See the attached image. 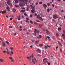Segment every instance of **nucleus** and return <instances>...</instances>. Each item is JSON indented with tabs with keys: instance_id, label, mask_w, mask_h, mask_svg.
Here are the masks:
<instances>
[{
	"instance_id": "a19ab883",
	"label": "nucleus",
	"mask_w": 65,
	"mask_h": 65,
	"mask_svg": "<svg viewBox=\"0 0 65 65\" xmlns=\"http://www.w3.org/2000/svg\"><path fill=\"white\" fill-rule=\"evenodd\" d=\"M31 11L32 13H34V10H31Z\"/></svg>"
},
{
	"instance_id": "4468645a",
	"label": "nucleus",
	"mask_w": 65,
	"mask_h": 65,
	"mask_svg": "<svg viewBox=\"0 0 65 65\" xmlns=\"http://www.w3.org/2000/svg\"><path fill=\"white\" fill-rule=\"evenodd\" d=\"M43 6H44V7L45 8H46V7H47V6L45 4H43Z\"/></svg>"
},
{
	"instance_id": "b1692460",
	"label": "nucleus",
	"mask_w": 65,
	"mask_h": 65,
	"mask_svg": "<svg viewBox=\"0 0 65 65\" xmlns=\"http://www.w3.org/2000/svg\"><path fill=\"white\" fill-rule=\"evenodd\" d=\"M58 31H60V30H61V28H58Z\"/></svg>"
},
{
	"instance_id": "de8ad7c7",
	"label": "nucleus",
	"mask_w": 65,
	"mask_h": 65,
	"mask_svg": "<svg viewBox=\"0 0 65 65\" xmlns=\"http://www.w3.org/2000/svg\"><path fill=\"white\" fill-rule=\"evenodd\" d=\"M63 32L64 34H65V30H63Z\"/></svg>"
},
{
	"instance_id": "ea45409f",
	"label": "nucleus",
	"mask_w": 65,
	"mask_h": 65,
	"mask_svg": "<svg viewBox=\"0 0 65 65\" xmlns=\"http://www.w3.org/2000/svg\"><path fill=\"white\" fill-rule=\"evenodd\" d=\"M15 6L16 7H19V6H18L17 5H15Z\"/></svg>"
},
{
	"instance_id": "f257e3e1",
	"label": "nucleus",
	"mask_w": 65,
	"mask_h": 65,
	"mask_svg": "<svg viewBox=\"0 0 65 65\" xmlns=\"http://www.w3.org/2000/svg\"><path fill=\"white\" fill-rule=\"evenodd\" d=\"M10 0H8L7 2V3L9 5H10V6H12V4L11 3Z\"/></svg>"
},
{
	"instance_id": "5701e85b",
	"label": "nucleus",
	"mask_w": 65,
	"mask_h": 65,
	"mask_svg": "<svg viewBox=\"0 0 65 65\" xmlns=\"http://www.w3.org/2000/svg\"><path fill=\"white\" fill-rule=\"evenodd\" d=\"M43 45L42 44H39V46H43Z\"/></svg>"
},
{
	"instance_id": "338daca9",
	"label": "nucleus",
	"mask_w": 65,
	"mask_h": 65,
	"mask_svg": "<svg viewBox=\"0 0 65 65\" xmlns=\"http://www.w3.org/2000/svg\"><path fill=\"white\" fill-rule=\"evenodd\" d=\"M10 49H13V47H10Z\"/></svg>"
},
{
	"instance_id": "6ab92c4d",
	"label": "nucleus",
	"mask_w": 65,
	"mask_h": 65,
	"mask_svg": "<svg viewBox=\"0 0 65 65\" xmlns=\"http://www.w3.org/2000/svg\"><path fill=\"white\" fill-rule=\"evenodd\" d=\"M0 61L1 62H3L4 61V60L2 59H0Z\"/></svg>"
},
{
	"instance_id": "c85d7f7f",
	"label": "nucleus",
	"mask_w": 65,
	"mask_h": 65,
	"mask_svg": "<svg viewBox=\"0 0 65 65\" xmlns=\"http://www.w3.org/2000/svg\"><path fill=\"white\" fill-rule=\"evenodd\" d=\"M56 35L57 36H59V34L57 33H56Z\"/></svg>"
},
{
	"instance_id": "58836bf2",
	"label": "nucleus",
	"mask_w": 65,
	"mask_h": 65,
	"mask_svg": "<svg viewBox=\"0 0 65 65\" xmlns=\"http://www.w3.org/2000/svg\"><path fill=\"white\" fill-rule=\"evenodd\" d=\"M30 18H32L33 17V15L32 14H31L30 16Z\"/></svg>"
},
{
	"instance_id": "412c9836",
	"label": "nucleus",
	"mask_w": 65,
	"mask_h": 65,
	"mask_svg": "<svg viewBox=\"0 0 65 65\" xmlns=\"http://www.w3.org/2000/svg\"><path fill=\"white\" fill-rule=\"evenodd\" d=\"M24 1L25 2V4L26 5H27V2H28V0H24Z\"/></svg>"
},
{
	"instance_id": "9d476101",
	"label": "nucleus",
	"mask_w": 65,
	"mask_h": 65,
	"mask_svg": "<svg viewBox=\"0 0 65 65\" xmlns=\"http://www.w3.org/2000/svg\"><path fill=\"white\" fill-rule=\"evenodd\" d=\"M23 4H25V2H24V4L23 3V2H21V4H19V5L21 7H22V6H23Z\"/></svg>"
},
{
	"instance_id": "8fccbe9b",
	"label": "nucleus",
	"mask_w": 65,
	"mask_h": 65,
	"mask_svg": "<svg viewBox=\"0 0 65 65\" xmlns=\"http://www.w3.org/2000/svg\"><path fill=\"white\" fill-rule=\"evenodd\" d=\"M23 30H24V31H26V30H27V29L26 28H24L23 29Z\"/></svg>"
},
{
	"instance_id": "69168bd1",
	"label": "nucleus",
	"mask_w": 65,
	"mask_h": 65,
	"mask_svg": "<svg viewBox=\"0 0 65 65\" xmlns=\"http://www.w3.org/2000/svg\"><path fill=\"white\" fill-rule=\"evenodd\" d=\"M62 36H65V35H64V34H62Z\"/></svg>"
},
{
	"instance_id": "c03bdc74",
	"label": "nucleus",
	"mask_w": 65,
	"mask_h": 65,
	"mask_svg": "<svg viewBox=\"0 0 65 65\" xmlns=\"http://www.w3.org/2000/svg\"><path fill=\"white\" fill-rule=\"evenodd\" d=\"M9 59H10V60H11V59H12V57H10L9 58Z\"/></svg>"
},
{
	"instance_id": "c9c22d12",
	"label": "nucleus",
	"mask_w": 65,
	"mask_h": 65,
	"mask_svg": "<svg viewBox=\"0 0 65 65\" xmlns=\"http://www.w3.org/2000/svg\"><path fill=\"white\" fill-rule=\"evenodd\" d=\"M46 49L47 48V47L46 46H45L44 47Z\"/></svg>"
},
{
	"instance_id": "9b49d317",
	"label": "nucleus",
	"mask_w": 65,
	"mask_h": 65,
	"mask_svg": "<svg viewBox=\"0 0 65 65\" xmlns=\"http://www.w3.org/2000/svg\"><path fill=\"white\" fill-rule=\"evenodd\" d=\"M13 52L12 51H11L10 54V56H12V55H13Z\"/></svg>"
},
{
	"instance_id": "0eeeda50",
	"label": "nucleus",
	"mask_w": 65,
	"mask_h": 65,
	"mask_svg": "<svg viewBox=\"0 0 65 65\" xmlns=\"http://www.w3.org/2000/svg\"><path fill=\"white\" fill-rule=\"evenodd\" d=\"M36 32H37V30L36 29H35L34 33H32V34H34V35H36Z\"/></svg>"
},
{
	"instance_id": "c756f323",
	"label": "nucleus",
	"mask_w": 65,
	"mask_h": 65,
	"mask_svg": "<svg viewBox=\"0 0 65 65\" xmlns=\"http://www.w3.org/2000/svg\"><path fill=\"white\" fill-rule=\"evenodd\" d=\"M43 3L42 2H39V4H42Z\"/></svg>"
},
{
	"instance_id": "ddd939ff",
	"label": "nucleus",
	"mask_w": 65,
	"mask_h": 65,
	"mask_svg": "<svg viewBox=\"0 0 65 65\" xmlns=\"http://www.w3.org/2000/svg\"><path fill=\"white\" fill-rule=\"evenodd\" d=\"M46 33L47 34H50V32L48 30H46Z\"/></svg>"
},
{
	"instance_id": "864d4df0",
	"label": "nucleus",
	"mask_w": 65,
	"mask_h": 65,
	"mask_svg": "<svg viewBox=\"0 0 65 65\" xmlns=\"http://www.w3.org/2000/svg\"><path fill=\"white\" fill-rule=\"evenodd\" d=\"M38 3H37V2H36V3H35V4L36 5H37V4H38Z\"/></svg>"
},
{
	"instance_id": "7ed1b4c3",
	"label": "nucleus",
	"mask_w": 65,
	"mask_h": 65,
	"mask_svg": "<svg viewBox=\"0 0 65 65\" xmlns=\"http://www.w3.org/2000/svg\"><path fill=\"white\" fill-rule=\"evenodd\" d=\"M32 61L33 63V64H35L36 63L35 62H37V61L36 60V59L35 58H34V59H32Z\"/></svg>"
},
{
	"instance_id": "5fc2aeb1",
	"label": "nucleus",
	"mask_w": 65,
	"mask_h": 65,
	"mask_svg": "<svg viewBox=\"0 0 65 65\" xmlns=\"http://www.w3.org/2000/svg\"><path fill=\"white\" fill-rule=\"evenodd\" d=\"M31 57H32L33 58L34 55H33V54H31Z\"/></svg>"
},
{
	"instance_id": "bf43d9fd",
	"label": "nucleus",
	"mask_w": 65,
	"mask_h": 65,
	"mask_svg": "<svg viewBox=\"0 0 65 65\" xmlns=\"http://www.w3.org/2000/svg\"><path fill=\"white\" fill-rule=\"evenodd\" d=\"M22 29L21 28L19 30L20 31H22Z\"/></svg>"
},
{
	"instance_id": "09e8293b",
	"label": "nucleus",
	"mask_w": 65,
	"mask_h": 65,
	"mask_svg": "<svg viewBox=\"0 0 65 65\" xmlns=\"http://www.w3.org/2000/svg\"><path fill=\"white\" fill-rule=\"evenodd\" d=\"M26 20H29V19L28 18H26Z\"/></svg>"
},
{
	"instance_id": "3c124183",
	"label": "nucleus",
	"mask_w": 65,
	"mask_h": 65,
	"mask_svg": "<svg viewBox=\"0 0 65 65\" xmlns=\"http://www.w3.org/2000/svg\"><path fill=\"white\" fill-rule=\"evenodd\" d=\"M50 5V4H49V3H47V5L48 6H49Z\"/></svg>"
},
{
	"instance_id": "20e7f679",
	"label": "nucleus",
	"mask_w": 65,
	"mask_h": 65,
	"mask_svg": "<svg viewBox=\"0 0 65 65\" xmlns=\"http://www.w3.org/2000/svg\"><path fill=\"white\" fill-rule=\"evenodd\" d=\"M47 58H44L43 60V62H45V63H47V64H48V61H47Z\"/></svg>"
},
{
	"instance_id": "4be33fe9",
	"label": "nucleus",
	"mask_w": 65,
	"mask_h": 65,
	"mask_svg": "<svg viewBox=\"0 0 65 65\" xmlns=\"http://www.w3.org/2000/svg\"><path fill=\"white\" fill-rule=\"evenodd\" d=\"M39 40H38V41H36V42H35V43L36 44H37L38 43H39Z\"/></svg>"
},
{
	"instance_id": "f8f14e48",
	"label": "nucleus",
	"mask_w": 65,
	"mask_h": 65,
	"mask_svg": "<svg viewBox=\"0 0 65 65\" xmlns=\"http://www.w3.org/2000/svg\"><path fill=\"white\" fill-rule=\"evenodd\" d=\"M3 46V47H5V45H6V44L4 42H3L2 43Z\"/></svg>"
},
{
	"instance_id": "79ce46f5",
	"label": "nucleus",
	"mask_w": 65,
	"mask_h": 65,
	"mask_svg": "<svg viewBox=\"0 0 65 65\" xmlns=\"http://www.w3.org/2000/svg\"><path fill=\"white\" fill-rule=\"evenodd\" d=\"M47 47H49V48H50V47H51V46L48 45H47Z\"/></svg>"
},
{
	"instance_id": "603ef678",
	"label": "nucleus",
	"mask_w": 65,
	"mask_h": 65,
	"mask_svg": "<svg viewBox=\"0 0 65 65\" xmlns=\"http://www.w3.org/2000/svg\"><path fill=\"white\" fill-rule=\"evenodd\" d=\"M3 53H6V51H5L4 50L3 51Z\"/></svg>"
},
{
	"instance_id": "49530a36",
	"label": "nucleus",
	"mask_w": 65,
	"mask_h": 65,
	"mask_svg": "<svg viewBox=\"0 0 65 65\" xmlns=\"http://www.w3.org/2000/svg\"><path fill=\"white\" fill-rule=\"evenodd\" d=\"M6 42L7 44H9V42H8V41H6Z\"/></svg>"
},
{
	"instance_id": "6e6552de",
	"label": "nucleus",
	"mask_w": 65,
	"mask_h": 65,
	"mask_svg": "<svg viewBox=\"0 0 65 65\" xmlns=\"http://www.w3.org/2000/svg\"><path fill=\"white\" fill-rule=\"evenodd\" d=\"M19 2H23V3L25 4V2H24V0H18Z\"/></svg>"
},
{
	"instance_id": "aec40b11",
	"label": "nucleus",
	"mask_w": 65,
	"mask_h": 65,
	"mask_svg": "<svg viewBox=\"0 0 65 65\" xmlns=\"http://www.w3.org/2000/svg\"><path fill=\"white\" fill-rule=\"evenodd\" d=\"M12 11L13 12H15L16 11V10L15 8H13Z\"/></svg>"
},
{
	"instance_id": "4d7b16f0",
	"label": "nucleus",
	"mask_w": 65,
	"mask_h": 65,
	"mask_svg": "<svg viewBox=\"0 0 65 65\" xmlns=\"http://www.w3.org/2000/svg\"><path fill=\"white\" fill-rule=\"evenodd\" d=\"M10 20H12V19H13L12 18H10Z\"/></svg>"
},
{
	"instance_id": "423d86ee",
	"label": "nucleus",
	"mask_w": 65,
	"mask_h": 65,
	"mask_svg": "<svg viewBox=\"0 0 65 65\" xmlns=\"http://www.w3.org/2000/svg\"><path fill=\"white\" fill-rule=\"evenodd\" d=\"M7 51H6V53L7 54V55H10V52L8 50V49H7Z\"/></svg>"
},
{
	"instance_id": "7c9ffc66",
	"label": "nucleus",
	"mask_w": 65,
	"mask_h": 65,
	"mask_svg": "<svg viewBox=\"0 0 65 65\" xmlns=\"http://www.w3.org/2000/svg\"><path fill=\"white\" fill-rule=\"evenodd\" d=\"M39 26H40V28H41V27H42V25L40 24H39Z\"/></svg>"
},
{
	"instance_id": "a18cd8bd",
	"label": "nucleus",
	"mask_w": 65,
	"mask_h": 65,
	"mask_svg": "<svg viewBox=\"0 0 65 65\" xmlns=\"http://www.w3.org/2000/svg\"><path fill=\"white\" fill-rule=\"evenodd\" d=\"M58 43L59 44H60V45H61V43L59 42V41L58 42Z\"/></svg>"
},
{
	"instance_id": "0e129e2a",
	"label": "nucleus",
	"mask_w": 65,
	"mask_h": 65,
	"mask_svg": "<svg viewBox=\"0 0 65 65\" xmlns=\"http://www.w3.org/2000/svg\"><path fill=\"white\" fill-rule=\"evenodd\" d=\"M35 16H36V15H37V14H36V13H35Z\"/></svg>"
},
{
	"instance_id": "1a4fd4ad",
	"label": "nucleus",
	"mask_w": 65,
	"mask_h": 65,
	"mask_svg": "<svg viewBox=\"0 0 65 65\" xmlns=\"http://www.w3.org/2000/svg\"><path fill=\"white\" fill-rule=\"evenodd\" d=\"M6 9L9 11H10V8H9V6H7V7Z\"/></svg>"
},
{
	"instance_id": "72a5a7b5",
	"label": "nucleus",
	"mask_w": 65,
	"mask_h": 65,
	"mask_svg": "<svg viewBox=\"0 0 65 65\" xmlns=\"http://www.w3.org/2000/svg\"><path fill=\"white\" fill-rule=\"evenodd\" d=\"M47 11L48 12H49L50 11V9H47Z\"/></svg>"
},
{
	"instance_id": "473e14b6",
	"label": "nucleus",
	"mask_w": 65,
	"mask_h": 65,
	"mask_svg": "<svg viewBox=\"0 0 65 65\" xmlns=\"http://www.w3.org/2000/svg\"><path fill=\"white\" fill-rule=\"evenodd\" d=\"M12 26H9V28H12Z\"/></svg>"
},
{
	"instance_id": "2eb2a0df",
	"label": "nucleus",
	"mask_w": 65,
	"mask_h": 65,
	"mask_svg": "<svg viewBox=\"0 0 65 65\" xmlns=\"http://www.w3.org/2000/svg\"><path fill=\"white\" fill-rule=\"evenodd\" d=\"M40 18H41V17L39 15H38L37 17V18H38V19H40Z\"/></svg>"
},
{
	"instance_id": "e433bc0d",
	"label": "nucleus",
	"mask_w": 65,
	"mask_h": 65,
	"mask_svg": "<svg viewBox=\"0 0 65 65\" xmlns=\"http://www.w3.org/2000/svg\"><path fill=\"white\" fill-rule=\"evenodd\" d=\"M30 23H31V24H33V22L31 20L30 21Z\"/></svg>"
},
{
	"instance_id": "f704fd0d",
	"label": "nucleus",
	"mask_w": 65,
	"mask_h": 65,
	"mask_svg": "<svg viewBox=\"0 0 65 65\" xmlns=\"http://www.w3.org/2000/svg\"><path fill=\"white\" fill-rule=\"evenodd\" d=\"M24 15H25V16H27V14L26 13H24Z\"/></svg>"
},
{
	"instance_id": "052dcab7",
	"label": "nucleus",
	"mask_w": 65,
	"mask_h": 65,
	"mask_svg": "<svg viewBox=\"0 0 65 65\" xmlns=\"http://www.w3.org/2000/svg\"><path fill=\"white\" fill-rule=\"evenodd\" d=\"M36 21L37 22H38V23H39L40 22V21H39L37 20Z\"/></svg>"
},
{
	"instance_id": "680f3d73",
	"label": "nucleus",
	"mask_w": 65,
	"mask_h": 65,
	"mask_svg": "<svg viewBox=\"0 0 65 65\" xmlns=\"http://www.w3.org/2000/svg\"><path fill=\"white\" fill-rule=\"evenodd\" d=\"M47 37L48 38V39H50V37L49 36H47Z\"/></svg>"
},
{
	"instance_id": "dca6fc26",
	"label": "nucleus",
	"mask_w": 65,
	"mask_h": 65,
	"mask_svg": "<svg viewBox=\"0 0 65 65\" xmlns=\"http://www.w3.org/2000/svg\"><path fill=\"white\" fill-rule=\"evenodd\" d=\"M36 51L37 52H39V53H40V52H41L40 50L39 49H37L36 50Z\"/></svg>"
},
{
	"instance_id": "2f4dec72",
	"label": "nucleus",
	"mask_w": 65,
	"mask_h": 65,
	"mask_svg": "<svg viewBox=\"0 0 65 65\" xmlns=\"http://www.w3.org/2000/svg\"><path fill=\"white\" fill-rule=\"evenodd\" d=\"M11 61L12 62H13H13H14V60H13V59H12L11 60Z\"/></svg>"
},
{
	"instance_id": "774afa93",
	"label": "nucleus",
	"mask_w": 65,
	"mask_h": 65,
	"mask_svg": "<svg viewBox=\"0 0 65 65\" xmlns=\"http://www.w3.org/2000/svg\"><path fill=\"white\" fill-rule=\"evenodd\" d=\"M50 63H48V65H50Z\"/></svg>"
},
{
	"instance_id": "13d9d810",
	"label": "nucleus",
	"mask_w": 65,
	"mask_h": 65,
	"mask_svg": "<svg viewBox=\"0 0 65 65\" xmlns=\"http://www.w3.org/2000/svg\"><path fill=\"white\" fill-rule=\"evenodd\" d=\"M31 41H32V43H34V40H31Z\"/></svg>"
},
{
	"instance_id": "39448f33",
	"label": "nucleus",
	"mask_w": 65,
	"mask_h": 65,
	"mask_svg": "<svg viewBox=\"0 0 65 65\" xmlns=\"http://www.w3.org/2000/svg\"><path fill=\"white\" fill-rule=\"evenodd\" d=\"M53 19H56L57 18H58V16L57 15H54L53 16Z\"/></svg>"
},
{
	"instance_id": "e2e57ef3",
	"label": "nucleus",
	"mask_w": 65,
	"mask_h": 65,
	"mask_svg": "<svg viewBox=\"0 0 65 65\" xmlns=\"http://www.w3.org/2000/svg\"><path fill=\"white\" fill-rule=\"evenodd\" d=\"M60 51L61 52H62V49H60Z\"/></svg>"
},
{
	"instance_id": "6e6d98bb",
	"label": "nucleus",
	"mask_w": 65,
	"mask_h": 65,
	"mask_svg": "<svg viewBox=\"0 0 65 65\" xmlns=\"http://www.w3.org/2000/svg\"><path fill=\"white\" fill-rule=\"evenodd\" d=\"M25 21L26 22H27V23H29V21H28V20H26Z\"/></svg>"
},
{
	"instance_id": "393cba45",
	"label": "nucleus",
	"mask_w": 65,
	"mask_h": 65,
	"mask_svg": "<svg viewBox=\"0 0 65 65\" xmlns=\"http://www.w3.org/2000/svg\"><path fill=\"white\" fill-rule=\"evenodd\" d=\"M31 56H29V60H30H30H31Z\"/></svg>"
},
{
	"instance_id": "cd10ccee",
	"label": "nucleus",
	"mask_w": 65,
	"mask_h": 65,
	"mask_svg": "<svg viewBox=\"0 0 65 65\" xmlns=\"http://www.w3.org/2000/svg\"><path fill=\"white\" fill-rule=\"evenodd\" d=\"M14 1L16 3H18V1L17 0H15Z\"/></svg>"
},
{
	"instance_id": "37998d69",
	"label": "nucleus",
	"mask_w": 65,
	"mask_h": 65,
	"mask_svg": "<svg viewBox=\"0 0 65 65\" xmlns=\"http://www.w3.org/2000/svg\"><path fill=\"white\" fill-rule=\"evenodd\" d=\"M18 18H21V16L20 15H19L18 16Z\"/></svg>"
},
{
	"instance_id": "a878e982",
	"label": "nucleus",
	"mask_w": 65,
	"mask_h": 65,
	"mask_svg": "<svg viewBox=\"0 0 65 65\" xmlns=\"http://www.w3.org/2000/svg\"><path fill=\"white\" fill-rule=\"evenodd\" d=\"M0 40L2 41V42H3V40H2V38H0Z\"/></svg>"
},
{
	"instance_id": "a211bd4d",
	"label": "nucleus",
	"mask_w": 65,
	"mask_h": 65,
	"mask_svg": "<svg viewBox=\"0 0 65 65\" xmlns=\"http://www.w3.org/2000/svg\"><path fill=\"white\" fill-rule=\"evenodd\" d=\"M21 12H25V11H26L25 10H21L20 11Z\"/></svg>"
},
{
	"instance_id": "f3484780",
	"label": "nucleus",
	"mask_w": 65,
	"mask_h": 65,
	"mask_svg": "<svg viewBox=\"0 0 65 65\" xmlns=\"http://www.w3.org/2000/svg\"><path fill=\"white\" fill-rule=\"evenodd\" d=\"M31 8L32 10H35V6H32Z\"/></svg>"
},
{
	"instance_id": "f03ea898",
	"label": "nucleus",
	"mask_w": 65,
	"mask_h": 65,
	"mask_svg": "<svg viewBox=\"0 0 65 65\" xmlns=\"http://www.w3.org/2000/svg\"><path fill=\"white\" fill-rule=\"evenodd\" d=\"M0 13H2V14H3L4 13H6V10H5L3 11H0Z\"/></svg>"
},
{
	"instance_id": "4c0bfd02",
	"label": "nucleus",
	"mask_w": 65,
	"mask_h": 65,
	"mask_svg": "<svg viewBox=\"0 0 65 65\" xmlns=\"http://www.w3.org/2000/svg\"><path fill=\"white\" fill-rule=\"evenodd\" d=\"M34 24L36 25H38V24L35 22H34Z\"/></svg>"
},
{
	"instance_id": "bb28decb",
	"label": "nucleus",
	"mask_w": 65,
	"mask_h": 65,
	"mask_svg": "<svg viewBox=\"0 0 65 65\" xmlns=\"http://www.w3.org/2000/svg\"><path fill=\"white\" fill-rule=\"evenodd\" d=\"M39 20H41V21H43V19L41 18V17H40V19H39Z\"/></svg>"
}]
</instances>
